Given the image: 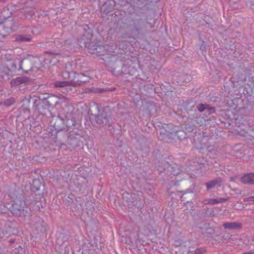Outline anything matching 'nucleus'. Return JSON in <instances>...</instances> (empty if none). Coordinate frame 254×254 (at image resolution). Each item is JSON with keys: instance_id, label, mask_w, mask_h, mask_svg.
<instances>
[{"instance_id": "1", "label": "nucleus", "mask_w": 254, "mask_h": 254, "mask_svg": "<svg viewBox=\"0 0 254 254\" xmlns=\"http://www.w3.org/2000/svg\"><path fill=\"white\" fill-rule=\"evenodd\" d=\"M12 199L13 202L10 208L11 213L18 217H24L27 213V210L26 209V204L24 200L21 197H18L13 193H10L8 195Z\"/></svg>"}, {"instance_id": "2", "label": "nucleus", "mask_w": 254, "mask_h": 254, "mask_svg": "<svg viewBox=\"0 0 254 254\" xmlns=\"http://www.w3.org/2000/svg\"><path fill=\"white\" fill-rule=\"evenodd\" d=\"M82 40L84 41L83 45L85 47H88L89 49H90V52L91 53L95 54L97 56H102L105 54V45H94L93 46V48H92V46L90 44L87 45V41L82 39L78 41L79 45L80 47L82 46V45H81Z\"/></svg>"}, {"instance_id": "3", "label": "nucleus", "mask_w": 254, "mask_h": 254, "mask_svg": "<svg viewBox=\"0 0 254 254\" xmlns=\"http://www.w3.org/2000/svg\"><path fill=\"white\" fill-rule=\"evenodd\" d=\"M13 24L14 20L13 19H8L6 18L3 21L0 23V31L2 29L5 33H9L12 30L14 26ZM4 36V33H0V42L2 41Z\"/></svg>"}, {"instance_id": "4", "label": "nucleus", "mask_w": 254, "mask_h": 254, "mask_svg": "<svg viewBox=\"0 0 254 254\" xmlns=\"http://www.w3.org/2000/svg\"><path fill=\"white\" fill-rule=\"evenodd\" d=\"M58 118L68 127H74L75 125V119L71 112L66 113L64 115V118L60 116H58Z\"/></svg>"}, {"instance_id": "5", "label": "nucleus", "mask_w": 254, "mask_h": 254, "mask_svg": "<svg viewBox=\"0 0 254 254\" xmlns=\"http://www.w3.org/2000/svg\"><path fill=\"white\" fill-rule=\"evenodd\" d=\"M64 78H68L67 81H57L54 83V86L56 87H64L68 86H73L76 84L75 81H72L70 78V73L69 72L65 71L63 73V75Z\"/></svg>"}, {"instance_id": "6", "label": "nucleus", "mask_w": 254, "mask_h": 254, "mask_svg": "<svg viewBox=\"0 0 254 254\" xmlns=\"http://www.w3.org/2000/svg\"><path fill=\"white\" fill-rule=\"evenodd\" d=\"M70 75H73V78L71 79L72 81H75L76 84L73 86L80 85L81 83L88 81L89 77L82 73H76L74 72L70 73Z\"/></svg>"}, {"instance_id": "7", "label": "nucleus", "mask_w": 254, "mask_h": 254, "mask_svg": "<svg viewBox=\"0 0 254 254\" xmlns=\"http://www.w3.org/2000/svg\"><path fill=\"white\" fill-rule=\"evenodd\" d=\"M43 220L38 217H34L30 223V226L35 229L37 233L41 232L43 229Z\"/></svg>"}, {"instance_id": "8", "label": "nucleus", "mask_w": 254, "mask_h": 254, "mask_svg": "<svg viewBox=\"0 0 254 254\" xmlns=\"http://www.w3.org/2000/svg\"><path fill=\"white\" fill-rule=\"evenodd\" d=\"M30 79L26 76H20L12 79L10 85L12 87L17 86L22 84H26L30 82Z\"/></svg>"}, {"instance_id": "9", "label": "nucleus", "mask_w": 254, "mask_h": 254, "mask_svg": "<svg viewBox=\"0 0 254 254\" xmlns=\"http://www.w3.org/2000/svg\"><path fill=\"white\" fill-rule=\"evenodd\" d=\"M241 181L246 185H254V173H250L245 174L241 177Z\"/></svg>"}, {"instance_id": "10", "label": "nucleus", "mask_w": 254, "mask_h": 254, "mask_svg": "<svg viewBox=\"0 0 254 254\" xmlns=\"http://www.w3.org/2000/svg\"><path fill=\"white\" fill-rule=\"evenodd\" d=\"M223 226L225 229L229 230L240 229L242 228V224L239 222L224 223Z\"/></svg>"}, {"instance_id": "11", "label": "nucleus", "mask_w": 254, "mask_h": 254, "mask_svg": "<svg viewBox=\"0 0 254 254\" xmlns=\"http://www.w3.org/2000/svg\"><path fill=\"white\" fill-rule=\"evenodd\" d=\"M110 116L106 115L103 113L101 115H99L96 118V122L98 123H102L104 125L109 124Z\"/></svg>"}, {"instance_id": "12", "label": "nucleus", "mask_w": 254, "mask_h": 254, "mask_svg": "<svg viewBox=\"0 0 254 254\" xmlns=\"http://www.w3.org/2000/svg\"><path fill=\"white\" fill-rule=\"evenodd\" d=\"M223 180L220 178H218L214 181H211L206 184L207 190H209L216 185H220Z\"/></svg>"}, {"instance_id": "13", "label": "nucleus", "mask_w": 254, "mask_h": 254, "mask_svg": "<svg viewBox=\"0 0 254 254\" xmlns=\"http://www.w3.org/2000/svg\"><path fill=\"white\" fill-rule=\"evenodd\" d=\"M42 186V183L39 179H35L33 181V184L31 187V190L34 192H36L39 190Z\"/></svg>"}, {"instance_id": "14", "label": "nucleus", "mask_w": 254, "mask_h": 254, "mask_svg": "<svg viewBox=\"0 0 254 254\" xmlns=\"http://www.w3.org/2000/svg\"><path fill=\"white\" fill-rule=\"evenodd\" d=\"M105 54H110L114 52L116 49V45H114L113 43H110L109 45H105Z\"/></svg>"}, {"instance_id": "15", "label": "nucleus", "mask_w": 254, "mask_h": 254, "mask_svg": "<svg viewBox=\"0 0 254 254\" xmlns=\"http://www.w3.org/2000/svg\"><path fill=\"white\" fill-rule=\"evenodd\" d=\"M32 39L31 37H26L23 35L17 36L15 38V41L20 42H30Z\"/></svg>"}, {"instance_id": "16", "label": "nucleus", "mask_w": 254, "mask_h": 254, "mask_svg": "<svg viewBox=\"0 0 254 254\" xmlns=\"http://www.w3.org/2000/svg\"><path fill=\"white\" fill-rule=\"evenodd\" d=\"M228 200L227 198H219L217 199H210L209 204L214 205L217 203H221L227 201Z\"/></svg>"}, {"instance_id": "17", "label": "nucleus", "mask_w": 254, "mask_h": 254, "mask_svg": "<svg viewBox=\"0 0 254 254\" xmlns=\"http://www.w3.org/2000/svg\"><path fill=\"white\" fill-rule=\"evenodd\" d=\"M246 74H247V75L244 78V80L246 81L247 79L248 80H252L253 81H254V76H251V73H250V70H247L245 71Z\"/></svg>"}, {"instance_id": "18", "label": "nucleus", "mask_w": 254, "mask_h": 254, "mask_svg": "<svg viewBox=\"0 0 254 254\" xmlns=\"http://www.w3.org/2000/svg\"><path fill=\"white\" fill-rule=\"evenodd\" d=\"M208 108V105L200 104L198 105L197 109L200 112H202Z\"/></svg>"}, {"instance_id": "19", "label": "nucleus", "mask_w": 254, "mask_h": 254, "mask_svg": "<svg viewBox=\"0 0 254 254\" xmlns=\"http://www.w3.org/2000/svg\"><path fill=\"white\" fill-rule=\"evenodd\" d=\"M205 251L206 250L204 248H198L194 251V254H203Z\"/></svg>"}, {"instance_id": "20", "label": "nucleus", "mask_w": 254, "mask_h": 254, "mask_svg": "<svg viewBox=\"0 0 254 254\" xmlns=\"http://www.w3.org/2000/svg\"><path fill=\"white\" fill-rule=\"evenodd\" d=\"M15 102V100L13 98H11L10 99H8L6 101H5L4 103L7 106H10L13 104Z\"/></svg>"}, {"instance_id": "21", "label": "nucleus", "mask_w": 254, "mask_h": 254, "mask_svg": "<svg viewBox=\"0 0 254 254\" xmlns=\"http://www.w3.org/2000/svg\"><path fill=\"white\" fill-rule=\"evenodd\" d=\"M25 16L28 18H32L33 14H34V11L32 10L25 11Z\"/></svg>"}, {"instance_id": "22", "label": "nucleus", "mask_w": 254, "mask_h": 254, "mask_svg": "<svg viewBox=\"0 0 254 254\" xmlns=\"http://www.w3.org/2000/svg\"><path fill=\"white\" fill-rule=\"evenodd\" d=\"M3 12L4 13H7V15H6V17H9L11 15V12L9 11V9L7 7H5L3 9ZM4 15L5 14H3Z\"/></svg>"}, {"instance_id": "23", "label": "nucleus", "mask_w": 254, "mask_h": 254, "mask_svg": "<svg viewBox=\"0 0 254 254\" xmlns=\"http://www.w3.org/2000/svg\"><path fill=\"white\" fill-rule=\"evenodd\" d=\"M9 232L8 231H6L5 233H2V234H0V237L1 238H2V237H8L9 236H10V229H11V228H9Z\"/></svg>"}, {"instance_id": "24", "label": "nucleus", "mask_w": 254, "mask_h": 254, "mask_svg": "<svg viewBox=\"0 0 254 254\" xmlns=\"http://www.w3.org/2000/svg\"><path fill=\"white\" fill-rule=\"evenodd\" d=\"M243 201L244 202L254 201V196L244 198H243Z\"/></svg>"}, {"instance_id": "25", "label": "nucleus", "mask_w": 254, "mask_h": 254, "mask_svg": "<svg viewBox=\"0 0 254 254\" xmlns=\"http://www.w3.org/2000/svg\"><path fill=\"white\" fill-rule=\"evenodd\" d=\"M68 102V99L64 96L62 97L60 99V102L61 104H62L63 103H67Z\"/></svg>"}, {"instance_id": "26", "label": "nucleus", "mask_w": 254, "mask_h": 254, "mask_svg": "<svg viewBox=\"0 0 254 254\" xmlns=\"http://www.w3.org/2000/svg\"><path fill=\"white\" fill-rule=\"evenodd\" d=\"M209 112V114L214 113L215 112V108L213 107H210L208 105V108L206 109Z\"/></svg>"}, {"instance_id": "27", "label": "nucleus", "mask_w": 254, "mask_h": 254, "mask_svg": "<svg viewBox=\"0 0 254 254\" xmlns=\"http://www.w3.org/2000/svg\"><path fill=\"white\" fill-rule=\"evenodd\" d=\"M0 208L2 207L3 208H6L4 204H0ZM6 212V211H5V210H4V209H1V210H0V213H3V212Z\"/></svg>"}, {"instance_id": "28", "label": "nucleus", "mask_w": 254, "mask_h": 254, "mask_svg": "<svg viewBox=\"0 0 254 254\" xmlns=\"http://www.w3.org/2000/svg\"><path fill=\"white\" fill-rule=\"evenodd\" d=\"M209 201H210V199H205V200H204L203 201V203L204 204H209Z\"/></svg>"}, {"instance_id": "29", "label": "nucleus", "mask_w": 254, "mask_h": 254, "mask_svg": "<svg viewBox=\"0 0 254 254\" xmlns=\"http://www.w3.org/2000/svg\"><path fill=\"white\" fill-rule=\"evenodd\" d=\"M243 254H254V252L251 251H250V252H247V253H243Z\"/></svg>"}, {"instance_id": "30", "label": "nucleus", "mask_w": 254, "mask_h": 254, "mask_svg": "<svg viewBox=\"0 0 254 254\" xmlns=\"http://www.w3.org/2000/svg\"><path fill=\"white\" fill-rule=\"evenodd\" d=\"M68 43H69V41L68 40L65 41V44H68Z\"/></svg>"}, {"instance_id": "31", "label": "nucleus", "mask_w": 254, "mask_h": 254, "mask_svg": "<svg viewBox=\"0 0 254 254\" xmlns=\"http://www.w3.org/2000/svg\"><path fill=\"white\" fill-rule=\"evenodd\" d=\"M158 170H159V171H162L163 169L161 168H158Z\"/></svg>"}, {"instance_id": "32", "label": "nucleus", "mask_w": 254, "mask_h": 254, "mask_svg": "<svg viewBox=\"0 0 254 254\" xmlns=\"http://www.w3.org/2000/svg\"><path fill=\"white\" fill-rule=\"evenodd\" d=\"M179 172H176V174H175V173L173 174V175H176L177 174H179Z\"/></svg>"}]
</instances>
